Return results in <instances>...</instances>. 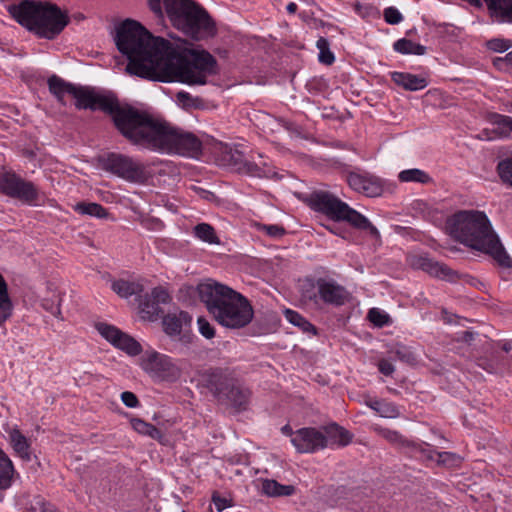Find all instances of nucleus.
Segmentation results:
<instances>
[{
    "label": "nucleus",
    "mask_w": 512,
    "mask_h": 512,
    "mask_svg": "<svg viewBox=\"0 0 512 512\" xmlns=\"http://www.w3.org/2000/svg\"><path fill=\"white\" fill-rule=\"evenodd\" d=\"M316 287L320 299L326 304L342 306L350 299L349 292L334 281L320 278L316 282Z\"/></svg>",
    "instance_id": "17"
},
{
    "label": "nucleus",
    "mask_w": 512,
    "mask_h": 512,
    "mask_svg": "<svg viewBox=\"0 0 512 512\" xmlns=\"http://www.w3.org/2000/svg\"><path fill=\"white\" fill-rule=\"evenodd\" d=\"M117 129L130 143L152 151L196 157L202 148L195 134L172 127L129 105L118 114Z\"/></svg>",
    "instance_id": "2"
},
{
    "label": "nucleus",
    "mask_w": 512,
    "mask_h": 512,
    "mask_svg": "<svg viewBox=\"0 0 512 512\" xmlns=\"http://www.w3.org/2000/svg\"><path fill=\"white\" fill-rule=\"evenodd\" d=\"M493 64L498 69H506L507 65H512V51L507 53L504 57L495 58Z\"/></svg>",
    "instance_id": "50"
},
{
    "label": "nucleus",
    "mask_w": 512,
    "mask_h": 512,
    "mask_svg": "<svg viewBox=\"0 0 512 512\" xmlns=\"http://www.w3.org/2000/svg\"><path fill=\"white\" fill-rule=\"evenodd\" d=\"M176 102L183 109L200 108L203 105V101L199 97H193L186 91H179L176 94Z\"/></svg>",
    "instance_id": "33"
},
{
    "label": "nucleus",
    "mask_w": 512,
    "mask_h": 512,
    "mask_svg": "<svg viewBox=\"0 0 512 512\" xmlns=\"http://www.w3.org/2000/svg\"><path fill=\"white\" fill-rule=\"evenodd\" d=\"M316 46L319 49V61L323 64L331 65L335 57L329 49L328 40L324 37H320L316 42Z\"/></svg>",
    "instance_id": "34"
},
{
    "label": "nucleus",
    "mask_w": 512,
    "mask_h": 512,
    "mask_svg": "<svg viewBox=\"0 0 512 512\" xmlns=\"http://www.w3.org/2000/svg\"><path fill=\"white\" fill-rule=\"evenodd\" d=\"M447 227L450 234L462 244L490 255L502 267H512L511 257L484 212L461 210L448 219Z\"/></svg>",
    "instance_id": "3"
},
{
    "label": "nucleus",
    "mask_w": 512,
    "mask_h": 512,
    "mask_svg": "<svg viewBox=\"0 0 512 512\" xmlns=\"http://www.w3.org/2000/svg\"><path fill=\"white\" fill-rule=\"evenodd\" d=\"M395 355L398 360L410 365H414L417 362L415 354L405 346L398 347L395 351Z\"/></svg>",
    "instance_id": "43"
},
{
    "label": "nucleus",
    "mask_w": 512,
    "mask_h": 512,
    "mask_svg": "<svg viewBox=\"0 0 512 512\" xmlns=\"http://www.w3.org/2000/svg\"><path fill=\"white\" fill-rule=\"evenodd\" d=\"M281 431H282L283 434H285L287 436H290L291 438L293 437V434L295 433V432L292 431V428H291L290 425L283 426Z\"/></svg>",
    "instance_id": "58"
},
{
    "label": "nucleus",
    "mask_w": 512,
    "mask_h": 512,
    "mask_svg": "<svg viewBox=\"0 0 512 512\" xmlns=\"http://www.w3.org/2000/svg\"><path fill=\"white\" fill-rule=\"evenodd\" d=\"M291 443L299 453H315L327 447L328 439L322 431L306 427L295 431Z\"/></svg>",
    "instance_id": "13"
},
{
    "label": "nucleus",
    "mask_w": 512,
    "mask_h": 512,
    "mask_svg": "<svg viewBox=\"0 0 512 512\" xmlns=\"http://www.w3.org/2000/svg\"><path fill=\"white\" fill-rule=\"evenodd\" d=\"M0 192L29 205H37L39 201L36 186L12 172L0 175Z\"/></svg>",
    "instance_id": "11"
},
{
    "label": "nucleus",
    "mask_w": 512,
    "mask_h": 512,
    "mask_svg": "<svg viewBox=\"0 0 512 512\" xmlns=\"http://www.w3.org/2000/svg\"><path fill=\"white\" fill-rule=\"evenodd\" d=\"M455 454L451 452H437L436 453V461L439 464H446L449 461L454 460Z\"/></svg>",
    "instance_id": "52"
},
{
    "label": "nucleus",
    "mask_w": 512,
    "mask_h": 512,
    "mask_svg": "<svg viewBox=\"0 0 512 512\" xmlns=\"http://www.w3.org/2000/svg\"><path fill=\"white\" fill-rule=\"evenodd\" d=\"M141 313L144 314V318L149 320L156 319L162 312L160 306L151 298L141 303Z\"/></svg>",
    "instance_id": "36"
},
{
    "label": "nucleus",
    "mask_w": 512,
    "mask_h": 512,
    "mask_svg": "<svg viewBox=\"0 0 512 512\" xmlns=\"http://www.w3.org/2000/svg\"><path fill=\"white\" fill-rule=\"evenodd\" d=\"M10 444L15 454L26 462H30L32 459L31 444L26 436H24L20 430L12 429L9 432Z\"/></svg>",
    "instance_id": "18"
},
{
    "label": "nucleus",
    "mask_w": 512,
    "mask_h": 512,
    "mask_svg": "<svg viewBox=\"0 0 512 512\" xmlns=\"http://www.w3.org/2000/svg\"><path fill=\"white\" fill-rule=\"evenodd\" d=\"M501 349L508 353L512 349L511 342L506 341V342L501 343Z\"/></svg>",
    "instance_id": "59"
},
{
    "label": "nucleus",
    "mask_w": 512,
    "mask_h": 512,
    "mask_svg": "<svg viewBox=\"0 0 512 512\" xmlns=\"http://www.w3.org/2000/svg\"><path fill=\"white\" fill-rule=\"evenodd\" d=\"M168 18L175 28L196 39H206L216 33L215 23L208 12L193 0H163Z\"/></svg>",
    "instance_id": "7"
},
{
    "label": "nucleus",
    "mask_w": 512,
    "mask_h": 512,
    "mask_svg": "<svg viewBox=\"0 0 512 512\" xmlns=\"http://www.w3.org/2000/svg\"><path fill=\"white\" fill-rule=\"evenodd\" d=\"M409 265L414 269L422 270L430 276L446 280L456 281L458 274L452 270L448 265L435 261L426 255L415 254L408 257Z\"/></svg>",
    "instance_id": "14"
},
{
    "label": "nucleus",
    "mask_w": 512,
    "mask_h": 512,
    "mask_svg": "<svg viewBox=\"0 0 512 512\" xmlns=\"http://www.w3.org/2000/svg\"><path fill=\"white\" fill-rule=\"evenodd\" d=\"M95 328L105 340L115 348L124 351L126 354L137 356L142 352L141 344L116 326L101 322L97 323Z\"/></svg>",
    "instance_id": "12"
},
{
    "label": "nucleus",
    "mask_w": 512,
    "mask_h": 512,
    "mask_svg": "<svg viewBox=\"0 0 512 512\" xmlns=\"http://www.w3.org/2000/svg\"><path fill=\"white\" fill-rule=\"evenodd\" d=\"M130 424L132 428L141 435L148 436L155 440H160L163 437L162 432L157 427L140 418H132Z\"/></svg>",
    "instance_id": "27"
},
{
    "label": "nucleus",
    "mask_w": 512,
    "mask_h": 512,
    "mask_svg": "<svg viewBox=\"0 0 512 512\" xmlns=\"http://www.w3.org/2000/svg\"><path fill=\"white\" fill-rule=\"evenodd\" d=\"M305 202L313 211L325 215L330 220L347 222L356 229L368 230L372 235L379 234L368 218L328 191H314L306 197Z\"/></svg>",
    "instance_id": "8"
},
{
    "label": "nucleus",
    "mask_w": 512,
    "mask_h": 512,
    "mask_svg": "<svg viewBox=\"0 0 512 512\" xmlns=\"http://www.w3.org/2000/svg\"><path fill=\"white\" fill-rule=\"evenodd\" d=\"M212 502L217 510V512L223 511L225 508L231 506L230 500L221 497L218 493H214L212 496Z\"/></svg>",
    "instance_id": "49"
},
{
    "label": "nucleus",
    "mask_w": 512,
    "mask_h": 512,
    "mask_svg": "<svg viewBox=\"0 0 512 512\" xmlns=\"http://www.w3.org/2000/svg\"><path fill=\"white\" fill-rule=\"evenodd\" d=\"M99 161L103 170L130 183L145 184L152 177L148 164L125 154L109 153Z\"/></svg>",
    "instance_id": "10"
},
{
    "label": "nucleus",
    "mask_w": 512,
    "mask_h": 512,
    "mask_svg": "<svg viewBox=\"0 0 512 512\" xmlns=\"http://www.w3.org/2000/svg\"><path fill=\"white\" fill-rule=\"evenodd\" d=\"M489 121L493 125L492 132L494 133V136H491L490 139L508 138L511 136L512 117L498 113H492L489 115Z\"/></svg>",
    "instance_id": "21"
},
{
    "label": "nucleus",
    "mask_w": 512,
    "mask_h": 512,
    "mask_svg": "<svg viewBox=\"0 0 512 512\" xmlns=\"http://www.w3.org/2000/svg\"><path fill=\"white\" fill-rule=\"evenodd\" d=\"M150 298H152L158 305L167 304L170 302L171 297L168 291L163 287H155L150 294Z\"/></svg>",
    "instance_id": "44"
},
{
    "label": "nucleus",
    "mask_w": 512,
    "mask_h": 512,
    "mask_svg": "<svg viewBox=\"0 0 512 512\" xmlns=\"http://www.w3.org/2000/svg\"><path fill=\"white\" fill-rule=\"evenodd\" d=\"M376 413L384 418H397L400 416L398 407L394 403L385 400L381 401Z\"/></svg>",
    "instance_id": "39"
},
{
    "label": "nucleus",
    "mask_w": 512,
    "mask_h": 512,
    "mask_svg": "<svg viewBox=\"0 0 512 512\" xmlns=\"http://www.w3.org/2000/svg\"><path fill=\"white\" fill-rule=\"evenodd\" d=\"M407 453L414 458L422 460H435L437 451H435L430 444H418L410 441L407 447Z\"/></svg>",
    "instance_id": "28"
},
{
    "label": "nucleus",
    "mask_w": 512,
    "mask_h": 512,
    "mask_svg": "<svg viewBox=\"0 0 512 512\" xmlns=\"http://www.w3.org/2000/svg\"><path fill=\"white\" fill-rule=\"evenodd\" d=\"M11 16L39 38L54 40L70 23L66 10L41 0H21L9 7Z\"/></svg>",
    "instance_id": "5"
},
{
    "label": "nucleus",
    "mask_w": 512,
    "mask_h": 512,
    "mask_svg": "<svg viewBox=\"0 0 512 512\" xmlns=\"http://www.w3.org/2000/svg\"><path fill=\"white\" fill-rule=\"evenodd\" d=\"M368 320L377 327H383L388 325L390 317L378 308H371L367 315Z\"/></svg>",
    "instance_id": "38"
},
{
    "label": "nucleus",
    "mask_w": 512,
    "mask_h": 512,
    "mask_svg": "<svg viewBox=\"0 0 512 512\" xmlns=\"http://www.w3.org/2000/svg\"><path fill=\"white\" fill-rule=\"evenodd\" d=\"M115 40L118 50L129 60L126 70L132 75L202 86L218 73L217 61L209 52L176 47L168 40L153 37L134 20H125L118 27Z\"/></svg>",
    "instance_id": "1"
},
{
    "label": "nucleus",
    "mask_w": 512,
    "mask_h": 512,
    "mask_svg": "<svg viewBox=\"0 0 512 512\" xmlns=\"http://www.w3.org/2000/svg\"><path fill=\"white\" fill-rule=\"evenodd\" d=\"M297 4L295 2H290L287 6H286V10L288 13L290 14H294L296 11H297Z\"/></svg>",
    "instance_id": "57"
},
{
    "label": "nucleus",
    "mask_w": 512,
    "mask_h": 512,
    "mask_svg": "<svg viewBox=\"0 0 512 512\" xmlns=\"http://www.w3.org/2000/svg\"><path fill=\"white\" fill-rule=\"evenodd\" d=\"M197 324L202 336L207 339H211L215 336V329L206 318L199 317L197 319Z\"/></svg>",
    "instance_id": "45"
},
{
    "label": "nucleus",
    "mask_w": 512,
    "mask_h": 512,
    "mask_svg": "<svg viewBox=\"0 0 512 512\" xmlns=\"http://www.w3.org/2000/svg\"><path fill=\"white\" fill-rule=\"evenodd\" d=\"M486 46L494 52H504L512 47V41L504 38H494L487 41Z\"/></svg>",
    "instance_id": "41"
},
{
    "label": "nucleus",
    "mask_w": 512,
    "mask_h": 512,
    "mask_svg": "<svg viewBox=\"0 0 512 512\" xmlns=\"http://www.w3.org/2000/svg\"><path fill=\"white\" fill-rule=\"evenodd\" d=\"M378 369L382 374H384L386 376L391 375L395 370L393 364L385 359L379 361Z\"/></svg>",
    "instance_id": "51"
},
{
    "label": "nucleus",
    "mask_w": 512,
    "mask_h": 512,
    "mask_svg": "<svg viewBox=\"0 0 512 512\" xmlns=\"http://www.w3.org/2000/svg\"><path fill=\"white\" fill-rule=\"evenodd\" d=\"M497 172L502 182L512 187V156L498 163Z\"/></svg>",
    "instance_id": "35"
},
{
    "label": "nucleus",
    "mask_w": 512,
    "mask_h": 512,
    "mask_svg": "<svg viewBox=\"0 0 512 512\" xmlns=\"http://www.w3.org/2000/svg\"><path fill=\"white\" fill-rule=\"evenodd\" d=\"M13 312V304L8 294V287L2 275H0V325L5 323Z\"/></svg>",
    "instance_id": "22"
},
{
    "label": "nucleus",
    "mask_w": 512,
    "mask_h": 512,
    "mask_svg": "<svg viewBox=\"0 0 512 512\" xmlns=\"http://www.w3.org/2000/svg\"><path fill=\"white\" fill-rule=\"evenodd\" d=\"M193 235L208 244L218 245L220 244V238L218 237L214 227L208 223H199L193 228Z\"/></svg>",
    "instance_id": "25"
},
{
    "label": "nucleus",
    "mask_w": 512,
    "mask_h": 512,
    "mask_svg": "<svg viewBox=\"0 0 512 512\" xmlns=\"http://www.w3.org/2000/svg\"><path fill=\"white\" fill-rule=\"evenodd\" d=\"M285 318L294 326L299 327L303 332L317 334L316 327L297 311L286 309Z\"/></svg>",
    "instance_id": "29"
},
{
    "label": "nucleus",
    "mask_w": 512,
    "mask_h": 512,
    "mask_svg": "<svg viewBox=\"0 0 512 512\" xmlns=\"http://www.w3.org/2000/svg\"><path fill=\"white\" fill-rule=\"evenodd\" d=\"M112 290L119 296L127 298L134 294L133 284L125 280H117L112 283Z\"/></svg>",
    "instance_id": "40"
},
{
    "label": "nucleus",
    "mask_w": 512,
    "mask_h": 512,
    "mask_svg": "<svg viewBox=\"0 0 512 512\" xmlns=\"http://www.w3.org/2000/svg\"><path fill=\"white\" fill-rule=\"evenodd\" d=\"M391 78L395 84L409 91L424 89L428 83L425 78L405 72H393Z\"/></svg>",
    "instance_id": "19"
},
{
    "label": "nucleus",
    "mask_w": 512,
    "mask_h": 512,
    "mask_svg": "<svg viewBox=\"0 0 512 512\" xmlns=\"http://www.w3.org/2000/svg\"><path fill=\"white\" fill-rule=\"evenodd\" d=\"M474 338V333L473 332H470V331H464L462 333V340L465 341V342H470L472 341Z\"/></svg>",
    "instance_id": "56"
},
{
    "label": "nucleus",
    "mask_w": 512,
    "mask_h": 512,
    "mask_svg": "<svg viewBox=\"0 0 512 512\" xmlns=\"http://www.w3.org/2000/svg\"><path fill=\"white\" fill-rule=\"evenodd\" d=\"M374 431L383 437L385 440L390 442L391 444L401 446L407 449L408 445H410V441L404 438L398 431L391 430L389 428H384L381 426H375Z\"/></svg>",
    "instance_id": "32"
},
{
    "label": "nucleus",
    "mask_w": 512,
    "mask_h": 512,
    "mask_svg": "<svg viewBox=\"0 0 512 512\" xmlns=\"http://www.w3.org/2000/svg\"><path fill=\"white\" fill-rule=\"evenodd\" d=\"M331 428L335 429L337 436L339 438V443L342 446H346L351 442L352 434L348 430L344 429L343 427L338 426L337 424H333L331 426Z\"/></svg>",
    "instance_id": "46"
},
{
    "label": "nucleus",
    "mask_w": 512,
    "mask_h": 512,
    "mask_svg": "<svg viewBox=\"0 0 512 512\" xmlns=\"http://www.w3.org/2000/svg\"><path fill=\"white\" fill-rule=\"evenodd\" d=\"M383 17H384L385 22L390 25H397L403 21L402 14L400 13V11L397 8H395L393 6H390V7H387L384 9Z\"/></svg>",
    "instance_id": "42"
},
{
    "label": "nucleus",
    "mask_w": 512,
    "mask_h": 512,
    "mask_svg": "<svg viewBox=\"0 0 512 512\" xmlns=\"http://www.w3.org/2000/svg\"><path fill=\"white\" fill-rule=\"evenodd\" d=\"M141 367L146 372L162 378L176 376L179 372L170 357L158 352H151L144 355L141 359Z\"/></svg>",
    "instance_id": "16"
},
{
    "label": "nucleus",
    "mask_w": 512,
    "mask_h": 512,
    "mask_svg": "<svg viewBox=\"0 0 512 512\" xmlns=\"http://www.w3.org/2000/svg\"><path fill=\"white\" fill-rule=\"evenodd\" d=\"M14 472L12 461L0 450V490L11 486Z\"/></svg>",
    "instance_id": "24"
},
{
    "label": "nucleus",
    "mask_w": 512,
    "mask_h": 512,
    "mask_svg": "<svg viewBox=\"0 0 512 512\" xmlns=\"http://www.w3.org/2000/svg\"><path fill=\"white\" fill-rule=\"evenodd\" d=\"M261 490L264 494L271 497L289 496L295 491L292 485H282L272 479L263 480L261 483Z\"/></svg>",
    "instance_id": "23"
},
{
    "label": "nucleus",
    "mask_w": 512,
    "mask_h": 512,
    "mask_svg": "<svg viewBox=\"0 0 512 512\" xmlns=\"http://www.w3.org/2000/svg\"><path fill=\"white\" fill-rule=\"evenodd\" d=\"M256 227L258 231L265 233L267 236L273 239H279L286 233L285 228L278 224H257Z\"/></svg>",
    "instance_id": "37"
},
{
    "label": "nucleus",
    "mask_w": 512,
    "mask_h": 512,
    "mask_svg": "<svg viewBox=\"0 0 512 512\" xmlns=\"http://www.w3.org/2000/svg\"><path fill=\"white\" fill-rule=\"evenodd\" d=\"M48 88L63 105L65 95L69 94L76 99L75 105L78 109L101 110L111 115L116 127L118 114L125 110V106L119 104L114 94L98 92L88 87H76L56 75L48 79Z\"/></svg>",
    "instance_id": "6"
},
{
    "label": "nucleus",
    "mask_w": 512,
    "mask_h": 512,
    "mask_svg": "<svg viewBox=\"0 0 512 512\" xmlns=\"http://www.w3.org/2000/svg\"><path fill=\"white\" fill-rule=\"evenodd\" d=\"M191 322V317L187 312H179L178 314H168L164 316L162 324L166 334L169 336L179 335L183 325Z\"/></svg>",
    "instance_id": "20"
},
{
    "label": "nucleus",
    "mask_w": 512,
    "mask_h": 512,
    "mask_svg": "<svg viewBox=\"0 0 512 512\" xmlns=\"http://www.w3.org/2000/svg\"><path fill=\"white\" fill-rule=\"evenodd\" d=\"M346 181L351 189L368 197H378L383 193L382 180L368 172H349Z\"/></svg>",
    "instance_id": "15"
},
{
    "label": "nucleus",
    "mask_w": 512,
    "mask_h": 512,
    "mask_svg": "<svg viewBox=\"0 0 512 512\" xmlns=\"http://www.w3.org/2000/svg\"><path fill=\"white\" fill-rule=\"evenodd\" d=\"M381 401L382 400L371 399L369 401H366V405L376 412L377 408H379V404L381 403Z\"/></svg>",
    "instance_id": "55"
},
{
    "label": "nucleus",
    "mask_w": 512,
    "mask_h": 512,
    "mask_svg": "<svg viewBox=\"0 0 512 512\" xmlns=\"http://www.w3.org/2000/svg\"><path fill=\"white\" fill-rule=\"evenodd\" d=\"M400 182H416L427 184L432 182V178L424 170L418 168L406 169L398 174Z\"/></svg>",
    "instance_id": "31"
},
{
    "label": "nucleus",
    "mask_w": 512,
    "mask_h": 512,
    "mask_svg": "<svg viewBox=\"0 0 512 512\" xmlns=\"http://www.w3.org/2000/svg\"><path fill=\"white\" fill-rule=\"evenodd\" d=\"M202 382L219 402L229 404L239 411L247 409L251 391L234 379L229 372L222 369L206 371L202 375Z\"/></svg>",
    "instance_id": "9"
},
{
    "label": "nucleus",
    "mask_w": 512,
    "mask_h": 512,
    "mask_svg": "<svg viewBox=\"0 0 512 512\" xmlns=\"http://www.w3.org/2000/svg\"><path fill=\"white\" fill-rule=\"evenodd\" d=\"M393 48L396 52L401 54L424 55L426 53L425 46L406 38L397 40Z\"/></svg>",
    "instance_id": "30"
},
{
    "label": "nucleus",
    "mask_w": 512,
    "mask_h": 512,
    "mask_svg": "<svg viewBox=\"0 0 512 512\" xmlns=\"http://www.w3.org/2000/svg\"><path fill=\"white\" fill-rule=\"evenodd\" d=\"M42 305L46 310L50 311L53 315L57 317L61 314L59 303L54 304L44 300Z\"/></svg>",
    "instance_id": "54"
},
{
    "label": "nucleus",
    "mask_w": 512,
    "mask_h": 512,
    "mask_svg": "<svg viewBox=\"0 0 512 512\" xmlns=\"http://www.w3.org/2000/svg\"><path fill=\"white\" fill-rule=\"evenodd\" d=\"M73 208L74 211L81 215H88L99 219L108 217L107 209L95 202H79Z\"/></svg>",
    "instance_id": "26"
},
{
    "label": "nucleus",
    "mask_w": 512,
    "mask_h": 512,
    "mask_svg": "<svg viewBox=\"0 0 512 512\" xmlns=\"http://www.w3.org/2000/svg\"><path fill=\"white\" fill-rule=\"evenodd\" d=\"M247 166V172L256 177H264L267 176L268 171L264 168H262L259 164L254 162H249L246 164Z\"/></svg>",
    "instance_id": "48"
},
{
    "label": "nucleus",
    "mask_w": 512,
    "mask_h": 512,
    "mask_svg": "<svg viewBox=\"0 0 512 512\" xmlns=\"http://www.w3.org/2000/svg\"><path fill=\"white\" fill-rule=\"evenodd\" d=\"M196 290L201 302L219 325L236 330L252 322L254 309L243 294L217 282L200 283Z\"/></svg>",
    "instance_id": "4"
},
{
    "label": "nucleus",
    "mask_w": 512,
    "mask_h": 512,
    "mask_svg": "<svg viewBox=\"0 0 512 512\" xmlns=\"http://www.w3.org/2000/svg\"><path fill=\"white\" fill-rule=\"evenodd\" d=\"M161 1L162 0H148V4H149L150 9L159 18H161L163 16V10H162Z\"/></svg>",
    "instance_id": "53"
},
{
    "label": "nucleus",
    "mask_w": 512,
    "mask_h": 512,
    "mask_svg": "<svg viewBox=\"0 0 512 512\" xmlns=\"http://www.w3.org/2000/svg\"><path fill=\"white\" fill-rule=\"evenodd\" d=\"M121 400L129 408H135L139 405V400L137 396L130 391L122 392Z\"/></svg>",
    "instance_id": "47"
}]
</instances>
